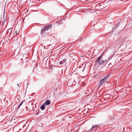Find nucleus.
Masks as SVG:
<instances>
[{"instance_id":"obj_16","label":"nucleus","mask_w":132,"mask_h":132,"mask_svg":"<svg viewBox=\"0 0 132 132\" xmlns=\"http://www.w3.org/2000/svg\"><path fill=\"white\" fill-rule=\"evenodd\" d=\"M15 32H16V34L17 31H15Z\"/></svg>"},{"instance_id":"obj_2","label":"nucleus","mask_w":132,"mask_h":132,"mask_svg":"<svg viewBox=\"0 0 132 132\" xmlns=\"http://www.w3.org/2000/svg\"><path fill=\"white\" fill-rule=\"evenodd\" d=\"M103 54V53H102V54L98 58H97L95 61L96 62H97L100 65L102 64L105 62L107 61L106 59L105 60H102L101 59L102 57Z\"/></svg>"},{"instance_id":"obj_17","label":"nucleus","mask_w":132,"mask_h":132,"mask_svg":"<svg viewBox=\"0 0 132 132\" xmlns=\"http://www.w3.org/2000/svg\"><path fill=\"white\" fill-rule=\"evenodd\" d=\"M105 50L104 51V52H105Z\"/></svg>"},{"instance_id":"obj_18","label":"nucleus","mask_w":132,"mask_h":132,"mask_svg":"<svg viewBox=\"0 0 132 132\" xmlns=\"http://www.w3.org/2000/svg\"><path fill=\"white\" fill-rule=\"evenodd\" d=\"M19 46H20V44L19 43Z\"/></svg>"},{"instance_id":"obj_5","label":"nucleus","mask_w":132,"mask_h":132,"mask_svg":"<svg viewBox=\"0 0 132 132\" xmlns=\"http://www.w3.org/2000/svg\"><path fill=\"white\" fill-rule=\"evenodd\" d=\"M99 127V126L98 125H93L90 129V130L92 131L94 130L95 129H96V128H98Z\"/></svg>"},{"instance_id":"obj_10","label":"nucleus","mask_w":132,"mask_h":132,"mask_svg":"<svg viewBox=\"0 0 132 132\" xmlns=\"http://www.w3.org/2000/svg\"><path fill=\"white\" fill-rule=\"evenodd\" d=\"M40 113V110L38 109L36 111L35 115H38Z\"/></svg>"},{"instance_id":"obj_8","label":"nucleus","mask_w":132,"mask_h":132,"mask_svg":"<svg viewBox=\"0 0 132 132\" xmlns=\"http://www.w3.org/2000/svg\"><path fill=\"white\" fill-rule=\"evenodd\" d=\"M66 61V59H64L62 61H60V62L59 64L60 65H61V64H63Z\"/></svg>"},{"instance_id":"obj_9","label":"nucleus","mask_w":132,"mask_h":132,"mask_svg":"<svg viewBox=\"0 0 132 132\" xmlns=\"http://www.w3.org/2000/svg\"><path fill=\"white\" fill-rule=\"evenodd\" d=\"M45 105L44 104V103H43L42 104L40 107V108L41 110H43L45 109Z\"/></svg>"},{"instance_id":"obj_19","label":"nucleus","mask_w":132,"mask_h":132,"mask_svg":"<svg viewBox=\"0 0 132 132\" xmlns=\"http://www.w3.org/2000/svg\"><path fill=\"white\" fill-rule=\"evenodd\" d=\"M109 99H110L111 98H109Z\"/></svg>"},{"instance_id":"obj_12","label":"nucleus","mask_w":132,"mask_h":132,"mask_svg":"<svg viewBox=\"0 0 132 132\" xmlns=\"http://www.w3.org/2000/svg\"><path fill=\"white\" fill-rule=\"evenodd\" d=\"M108 95V96H108V97H110L111 95L109 94Z\"/></svg>"},{"instance_id":"obj_11","label":"nucleus","mask_w":132,"mask_h":132,"mask_svg":"<svg viewBox=\"0 0 132 132\" xmlns=\"http://www.w3.org/2000/svg\"><path fill=\"white\" fill-rule=\"evenodd\" d=\"M24 101H22L20 103V104L19 106H18V109H19L20 107V106L22 104Z\"/></svg>"},{"instance_id":"obj_15","label":"nucleus","mask_w":132,"mask_h":132,"mask_svg":"<svg viewBox=\"0 0 132 132\" xmlns=\"http://www.w3.org/2000/svg\"><path fill=\"white\" fill-rule=\"evenodd\" d=\"M17 85L18 86H19V84H17Z\"/></svg>"},{"instance_id":"obj_3","label":"nucleus","mask_w":132,"mask_h":132,"mask_svg":"<svg viewBox=\"0 0 132 132\" xmlns=\"http://www.w3.org/2000/svg\"><path fill=\"white\" fill-rule=\"evenodd\" d=\"M52 25L50 24L44 27L42 29L41 31V34H44L45 31L48 30L50 29Z\"/></svg>"},{"instance_id":"obj_14","label":"nucleus","mask_w":132,"mask_h":132,"mask_svg":"<svg viewBox=\"0 0 132 132\" xmlns=\"http://www.w3.org/2000/svg\"><path fill=\"white\" fill-rule=\"evenodd\" d=\"M118 26V24H117L116 26V27H117Z\"/></svg>"},{"instance_id":"obj_6","label":"nucleus","mask_w":132,"mask_h":132,"mask_svg":"<svg viewBox=\"0 0 132 132\" xmlns=\"http://www.w3.org/2000/svg\"><path fill=\"white\" fill-rule=\"evenodd\" d=\"M12 29H10L8 30V32L7 33V35L9 36L10 34L12 33Z\"/></svg>"},{"instance_id":"obj_7","label":"nucleus","mask_w":132,"mask_h":132,"mask_svg":"<svg viewBox=\"0 0 132 132\" xmlns=\"http://www.w3.org/2000/svg\"><path fill=\"white\" fill-rule=\"evenodd\" d=\"M50 101L49 100H46L44 103L45 105H50Z\"/></svg>"},{"instance_id":"obj_4","label":"nucleus","mask_w":132,"mask_h":132,"mask_svg":"<svg viewBox=\"0 0 132 132\" xmlns=\"http://www.w3.org/2000/svg\"><path fill=\"white\" fill-rule=\"evenodd\" d=\"M6 92H4L3 94L1 95L0 97V99L1 101H2V100H5L6 98Z\"/></svg>"},{"instance_id":"obj_13","label":"nucleus","mask_w":132,"mask_h":132,"mask_svg":"<svg viewBox=\"0 0 132 132\" xmlns=\"http://www.w3.org/2000/svg\"><path fill=\"white\" fill-rule=\"evenodd\" d=\"M29 85V84L28 83L27 84V86H28Z\"/></svg>"},{"instance_id":"obj_1","label":"nucleus","mask_w":132,"mask_h":132,"mask_svg":"<svg viewBox=\"0 0 132 132\" xmlns=\"http://www.w3.org/2000/svg\"><path fill=\"white\" fill-rule=\"evenodd\" d=\"M110 73L105 75L104 77L103 78H101L100 80L99 84L100 86L103 85L105 82L107 83H109V78L110 76Z\"/></svg>"}]
</instances>
